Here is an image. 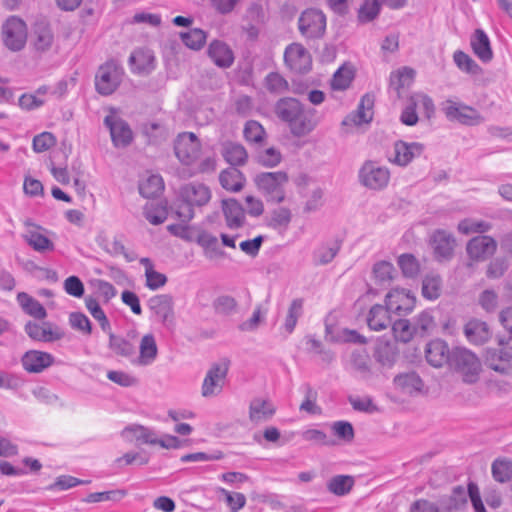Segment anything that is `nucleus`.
<instances>
[{
    "instance_id": "obj_1",
    "label": "nucleus",
    "mask_w": 512,
    "mask_h": 512,
    "mask_svg": "<svg viewBox=\"0 0 512 512\" xmlns=\"http://www.w3.org/2000/svg\"><path fill=\"white\" fill-rule=\"evenodd\" d=\"M212 193L203 183H189L181 188L180 198L182 204L176 210L177 216L184 222L191 221L195 214L193 207H202L209 203Z\"/></svg>"
},
{
    "instance_id": "obj_2",
    "label": "nucleus",
    "mask_w": 512,
    "mask_h": 512,
    "mask_svg": "<svg viewBox=\"0 0 512 512\" xmlns=\"http://www.w3.org/2000/svg\"><path fill=\"white\" fill-rule=\"evenodd\" d=\"M289 178L285 172H262L254 177L258 191L267 202L282 203L286 199V186Z\"/></svg>"
},
{
    "instance_id": "obj_3",
    "label": "nucleus",
    "mask_w": 512,
    "mask_h": 512,
    "mask_svg": "<svg viewBox=\"0 0 512 512\" xmlns=\"http://www.w3.org/2000/svg\"><path fill=\"white\" fill-rule=\"evenodd\" d=\"M450 367L468 384L477 382L481 372L480 360L466 348H455L451 352Z\"/></svg>"
},
{
    "instance_id": "obj_4",
    "label": "nucleus",
    "mask_w": 512,
    "mask_h": 512,
    "mask_svg": "<svg viewBox=\"0 0 512 512\" xmlns=\"http://www.w3.org/2000/svg\"><path fill=\"white\" fill-rule=\"evenodd\" d=\"M485 364L492 370L509 375L512 373V336L498 339V348L486 350Z\"/></svg>"
},
{
    "instance_id": "obj_5",
    "label": "nucleus",
    "mask_w": 512,
    "mask_h": 512,
    "mask_svg": "<svg viewBox=\"0 0 512 512\" xmlns=\"http://www.w3.org/2000/svg\"><path fill=\"white\" fill-rule=\"evenodd\" d=\"M124 72L115 62L109 61L101 65L95 76V87L99 94L111 95L119 87Z\"/></svg>"
},
{
    "instance_id": "obj_6",
    "label": "nucleus",
    "mask_w": 512,
    "mask_h": 512,
    "mask_svg": "<svg viewBox=\"0 0 512 512\" xmlns=\"http://www.w3.org/2000/svg\"><path fill=\"white\" fill-rule=\"evenodd\" d=\"M229 370L227 362L213 363L207 370L202 385L201 395L204 398H213L219 396L226 383Z\"/></svg>"
},
{
    "instance_id": "obj_7",
    "label": "nucleus",
    "mask_w": 512,
    "mask_h": 512,
    "mask_svg": "<svg viewBox=\"0 0 512 512\" xmlns=\"http://www.w3.org/2000/svg\"><path fill=\"white\" fill-rule=\"evenodd\" d=\"M390 171L387 167L374 161H366L359 170L360 183L370 190H383L390 181Z\"/></svg>"
},
{
    "instance_id": "obj_8",
    "label": "nucleus",
    "mask_w": 512,
    "mask_h": 512,
    "mask_svg": "<svg viewBox=\"0 0 512 512\" xmlns=\"http://www.w3.org/2000/svg\"><path fill=\"white\" fill-rule=\"evenodd\" d=\"M442 111L450 121L464 125H478L484 121L482 115L473 107L462 102L446 100L442 103Z\"/></svg>"
},
{
    "instance_id": "obj_9",
    "label": "nucleus",
    "mask_w": 512,
    "mask_h": 512,
    "mask_svg": "<svg viewBox=\"0 0 512 512\" xmlns=\"http://www.w3.org/2000/svg\"><path fill=\"white\" fill-rule=\"evenodd\" d=\"M26 23L18 17L12 16L2 26L4 45L11 51H20L27 41Z\"/></svg>"
},
{
    "instance_id": "obj_10",
    "label": "nucleus",
    "mask_w": 512,
    "mask_h": 512,
    "mask_svg": "<svg viewBox=\"0 0 512 512\" xmlns=\"http://www.w3.org/2000/svg\"><path fill=\"white\" fill-rule=\"evenodd\" d=\"M385 305L391 314L405 316L414 310L416 296L410 290L395 287L386 294Z\"/></svg>"
},
{
    "instance_id": "obj_11",
    "label": "nucleus",
    "mask_w": 512,
    "mask_h": 512,
    "mask_svg": "<svg viewBox=\"0 0 512 512\" xmlns=\"http://www.w3.org/2000/svg\"><path fill=\"white\" fill-rule=\"evenodd\" d=\"M175 155L185 165L193 164L201 154V144L192 132L180 133L174 145Z\"/></svg>"
},
{
    "instance_id": "obj_12",
    "label": "nucleus",
    "mask_w": 512,
    "mask_h": 512,
    "mask_svg": "<svg viewBox=\"0 0 512 512\" xmlns=\"http://www.w3.org/2000/svg\"><path fill=\"white\" fill-rule=\"evenodd\" d=\"M25 332L34 341L44 343L59 341L65 336V332L60 326L48 321L40 323L29 321L25 325Z\"/></svg>"
},
{
    "instance_id": "obj_13",
    "label": "nucleus",
    "mask_w": 512,
    "mask_h": 512,
    "mask_svg": "<svg viewBox=\"0 0 512 512\" xmlns=\"http://www.w3.org/2000/svg\"><path fill=\"white\" fill-rule=\"evenodd\" d=\"M104 124L110 131V136L115 147L122 148L131 143L133 139L132 130L114 110H111L105 117Z\"/></svg>"
},
{
    "instance_id": "obj_14",
    "label": "nucleus",
    "mask_w": 512,
    "mask_h": 512,
    "mask_svg": "<svg viewBox=\"0 0 512 512\" xmlns=\"http://www.w3.org/2000/svg\"><path fill=\"white\" fill-rule=\"evenodd\" d=\"M284 60L287 67L297 73H305L312 66L310 53L299 43H292L285 49Z\"/></svg>"
},
{
    "instance_id": "obj_15",
    "label": "nucleus",
    "mask_w": 512,
    "mask_h": 512,
    "mask_svg": "<svg viewBox=\"0 0 512 512\" xmlns=\"http://www.w3.org/2000/svg\"><path fill=\"white\" fill-rule=\"evenodd\" d=\"M326 27V17L322 11L308 9L304 11L299 19V29L308 38L320 37Z\"/></svg>"
},
{
    "instance_id": "obj_16",
    "label": "nucleus",
    "mask_w": 512,
    "mask_h": 512,
    "mask_svg": "<svg viewBox=\"0 0 512 512\" xmlns=\"http://www.w3.org/2000/svg\"><path fill=\"white\" fill-rule=\"evenodd\" d=\"M423 145L418 142H405L399 140L394 143L389 154V161L395 165L405 167L423 152Z\"/></svg>"
},
{
    "instance_id": "obj_17",
    "label": "nucleus",
    "mask_w": 512,
    "mask_h": 512,
    "mask_svg": "<svg viewBox=\"0 0 512 512\" xmlns=\"http://www.w3.org/2000/svg\"><path fill=\"white\" fill-rule=\"evenodd\" d=\"M158 357V346L156 338L152 333L141 337L138 346V354L134 352L131 364L137 367H146L152 365Z\"/></svg>"
},
{
    "instance_id": "obj_18",
    "label": "nucleus",
    "mask_w": 512,
    "mask_h": 512,
    "mask_svg": "<svg viewBox=\"0 0 512 512\" xmlns=\"http://www.w3.org/2000/svg\"><path fill=\"white\" fill-rule=\"evenodd\" d=\"M131 71L138 75H148L156 68V58L152 50L139 48L129 57Z\"/></svg>"
},
{
    "instance_id": "obj_19",
    "label": "nucleus",
    "mask_w": 512,
    "mask_h": 512,
    "mask_svg": "<svg viewBox=\"0 0 512 512\" xmlns=\"http://www.w3.org/2000/svg\"><path fill=\"white\" fill-rule=\"evenodd\" d=\"M496 241L489 236H477L471 239L466 247L469 257L473 260H485L496 251Z\"/></svg>"
},
{
    "instance_id": "obj_20",
    "label": "nucleus",
    "mask_w": 512,
    "mask_h": 512,
    "mask_svg": "<svg viewBox=\"0 0 512 512\" xmlns=\"http://www.w3.org/2000/svg\"><path fill=\"white\" fill-rule=\"evenodd\" d=\"M434 255L439 260L449 259L455 247V238L445 230H437L430 239Z\"/></svg>"
},
{
    "instance_id": "obj_21",
    "label": "nucleus",
    "mask_w": 512,
    "mask_h": 512,
    "mask_svg": "<svg viewBox=\"0 0 512 512\" xmlns=\"http://www.w3.org/2000/svg\"><path fill=\"white\" fill-rule=\"evenodd\" d=\"M53 363L52 354L39 350L27 351L22 357L23 368L30 373H40Z\"/></svg>"
},
{
    "instance_id": "obj_22",
    "label": "nucleus",
    "mask_w": 512,
    "mask_h": 512,
    "mask_svg": "<svg viewBox=\"0 0 512 512\" xmlns=\"http://www.w3.org/2000/svg\"><path fill=\"white\" fill-rule=\"evenodd\" d=\"M426 359L428 363L434 367H442L444 364L451 362V352L446 342L442 340H432L427 344Z\"/></svg>"
},
{
    "instance_id": "obj_23",
    "label": "nucleus",
    "mask_w": 512,
    "mask_h": 512,
    "mask_svg": "<svg viewBox=\"0 0 512 512\" xmlns=\"http://www.w3.org/2000/svg\"><path fill=\"white\" fill-rule=\"evenodd\" d=\"M222 211L225 217L226 226L229 229H239L245 224V211L237 200H223Z\"/></svg>"
},
{
    "instance_id": "obj_24",
    "label": "nucleus",
    "mask_w": 512,
    "mask_h": 512,
    "mask_svg": "<svg viewBox=\"0 0 512 512\" xmlns=\"http://www.w3.org/2000/svg\"><path fill=\"white\" fill-rule=\"evenodd\" d=\"M121 437L132 444H154L155 431L142 425L132 424L121 431Z\"/></svg>"
},
{
    "instance_id": "obj_25",
    "label": "nucleus",
    "mask_w": 512,
    "mask_h": 512,
    "mask_svg": "<svg viewBox=\"0 0 512 512\" xmlns=\"http://www.w3.org/2000/svg\"><path fill=\"white\" fill-rule=\"evenodd\" d=\"M374 97L366 94L361 98L356 112L350 114L344 121V125H362L369 123L373 118Z\"/></svg>"
},
{
    "instance_id": "obj_26",
    "label": "nucleus",
    "mask_w": 512,
    "mask_h": 512,
    "mask_svg": "<svg viewBox=\"0 0 512 512\" xmlns=\"http://www.w3.org/2000/svg\"><path fill=\"white\" fill-rule=\"evenodd\" d=\"M195 242L202 248L203 255L208 260H216L224 255L217 237L204 229L198 231Z\"/></svg>"
},
{
    "instance_id": "obj_27",
    "label": "nucleus",
    "mask_w": 512,
    "mask_h": 512,
    "mask_svg": "<svg viewBox=\"0 0 512 512\" xmlns=\"http://www.w3.org/2000/svg\"><path fill=\"white\" fill-rule=\"evenodd\" d=\"M274 404L264 398H255L249 406V418L253 423L268 421L275 414Z\"/></svg>"
},
{
    "instance_id": "obj_28",
    "label": "nucleus",
    "mask_w": 512,
    "mask_h": 512,
    "mask_svg": "<svg viewBox=\"0 0 512 512\" xmlns=\"http://www.w3.org/2000/svg\"><path fill=\"white\" fill-rule=\"evenodd\" d=\"M208 55L217 66L222 68H228L234 62V54L231 48L219 40L210 43Z\"/></svg>"
},
{
    "instance_id": "obj_29",
    "label": "nucleus",
    "mask_w": 512,
    "mask_h": 512,
    "mask_svg": "<svg viewBox=\"0 0 512 512\" xmlns=\"http://www.w3.org/2000/svg\"><path fill=\"white\" fill-rule=\"evenodd\" d=\"M464 334L467 340L472 344H484L491 337V331L488 325L480 320L472 319L464 327Z\"/></svg>"
},
{
    "instance_id": "obj_30",
    "label": "nucleus",
    "mask_w": 512,
    "mask_h": 512,
    "mask_svg": "<svg viewBox=\"0 0 512 512\" xmlns=\"http://www.w3.org/2000/svg\"><path fill=\"white\" fill-rule=\"evenodd\" d=\"M149 308L161 322L165 323L173 316V299L167 294L153 296L149 300Z\"/></svg>"
},
{
    "instance_id": "obj_31",
    "label": "nucleus",
    "mask_w": 512,
    "mask_h": 512,
    "mask_svg": "<svg viewBox=\"0 0 512 512\" xmlns=\"http://www.w3.org/2000/svg\"><path fill=\"white\" fill-rule=\"evenodd\" d=\"M355 77V67L351 63H344L340 66L330 82V87L333 92H342L347 90Z\"/></svg>"
},
{
    "instance_id": "obj_32",
    "label": "nucleus",
    "mask_w": 512,
    "mask_h": 512,
    "mask_svg": "<svg viewBox=\"0 0 512 512\" xmlns=\"http://www.w3.org/2000/svg\"><path fill=\"white\" fill-rule=\"evenodd\" d=\"M140 264L144 268L145 285L148 289L155 291L165 286L167 283L166 275L158 272L149 258H141Z\"/></svg>"
},
{
    "instance_id": "obj_33",
    "label": "nucleus",
    "mask_w": 512,
    "mask_h": 512,
    "mask_svg": "<svg viewBox=\"0 0 512 512\" xmlns=\"http://www.w3.org/2000/svg\"><path fill=\"white\" fill-rule=\"evenodd\" d=\"M303 111L302 104L294 98L280 99L275 108L277 116L287 123H290L297 116H300Z\"/></svg>"
},
{
    "instance_id": "obj_34",
    "label": "nucleus",
    "mask_w": 512,
    "mask_h": 512,
    "mask_svg": "<svg viewBox=\"0 0 512 512\" xmlns=\"http://www.w3.org/2000/svg\"><path fill=\"white\" fill-rule=\"evenodd\" d=\"M471 46L473 52L479 59L484 62H488L492 59V50L490 47V41L488 36L483 30H476L471 37Z\"/></svg>"
},
{
    "instance_id": "obj_35",
    "label": "nucleus",
    "mask_w": 512,
    "mask_h": 512,
    "mask_svg": "<svg viewBox=\"0 0 512 512\" xmlns=\"http://www.w3.org/2000/svg\"><path fill=\"white\" fill-rule=\"evenodd\" d=\"M291 221L292 211L288 207L280 206L270 212L267 225L274 230L285 232Z\"/></svg>"
},
{
    "instance_id": "obj_36",
    "label": "nucleus",
    "mask_w": 512,
    "mask_h": 512,
    "mask_svg": "<svg viewBox=\"0 0 512 512\" xmlns=\"http://www.w3.org/2000/svg\"><path fill=\"white\" fill-rule=\"evenodd\" d=\"M394 385L404 394H413L421 391L423 382L415 372L400 374L394 378Z\"/></svg>"
},
{
    "instance_id": "obj_37",
    "label": "nucleus",
    "mask_w": 512,
    "mask_h": 512,
    "mask_svg": "<svg viewBox=\"0 0 512 512\" xmlns=\"http://www.w3.org/2000/svg\"><path fill=\"white\" fill-rule=\"evenodd\" d=\"M17 302L26 314L36 319H44L47 316L43 305L25 292L18 293Z\"/></svg>"
},
{
    "instance_id": "obj_38",
    "label": "nucleus",
    "mask_w": 512,
    "mask_h": 512,
    "mask_svg": "<svg viewBox=\"0 0 512 512\" xmlns=\"http://www.w3.org/2000/svg\"><path fill=\"white\" fill-rule=\"evenodd\" d=\"M303 306L304 303L302 299H294L291 302L287 314L285 316L284 322L280 328L281 332L285 336L290 335L294 331L299 318L303 314Z\"/></svg>"
},
{
    "instance_id": "obj_39",
    "label": "nucleus",
    "mask_w": 512,
    "mask_h": 512,
    "mask_svg": "<svg viewBox=\"0 0 512 512\" xmlns=\"http://www.w3.org/2000/svg\"><path fill=\"white\" fill-rule=\"evenodd\" d=\"M389 313L386 306L376 304L371 307L367 317V323L370 329L375 331L386 329L390 324Z\"/></svg>"
},
{
    "instance_id": "obj_40",
    "label": "nucleus",
    "mask_w": 512,
    "mask_h": 512,
    "mask_svg": "<svg viewBox=\"0 0 512 512\" xmlns=\"http://www.w3.org/2000/svg\"><path fill=\"white\" fill-rule=\"evenodd\" d=\"M219 181L225 190L238 192L243 188L245 178L238 169L228 168L220 173Z\"/></svg>"
},
{
    "instance_id": "obj_41",
    "label": "nucleus",
    "mask_w": 512,
    "mask_h": 512,
    "mask_svg": "<svg viewBox=\"0 0 512 512\" xmlns=\"http://www.w3.org/2000/svg\"><path fill=\"white\" fill-rule=\"evenodd\" d=\"M164 189L163 179L160 175L152 174L141 180L139 192L143 197L152 198L159 195Z\"/></svg>"
},
{
    "instance_id": "obj_42",
    "label": "nucleus",
    "mask_w": 512,
    "mask_h": 512,
    "mask_svg": "<svg viewBox=\"0 0 512 512\" xmlns=\"http://www.w3.org/2000/svg\"><path fill=\"white\" fill-rule=\"evenodd\" d=\"M107 334L109 335V348L116 355L128 358L131 361L134 357V345L122 337L115 336L112 333V329L110 330V333Z\"/></svg>"
},
{
    "instance_id": "obj_43",
    "label": "nucleus",
    "mask_w": 512,
    "mask_h": 512,
    "mask_svg": "<svg viewBox=\"0 0 512 512\" xmlns=\"http://www.w3.org/2000/svg\"><path fill=\"white\" fill-rule=\"evenodd\" d=\"M54 44V35L47 26H38L34 32L33 45L38 52L49 51Z\"/></svg>"
},
{
    "instance_id": "obj_44",
    "label": "nucleus",
    "mask_w": 512,
    "mask_h": 512,
    "mask_svg": "<svg viewBox=\"0 0 512 512\" xmlns=\"http://www.w3.org/2000/svg\"><path fill=\"white\" fill-rule=\"evenodd\" d=\"M455 65L467 74L477 76L482 73V68L465 52L457 50L453 54Z\"/></svg>"
},
{
    "instance_id": "obj_45",
    "label": "nucleus",
    "mask_w": 512,
    "mask_h": 512,
    "mask_svg": "<svg viewBox=\"0 0 512 512\" xmlns=\"http://www.w3.org/2000/svg\"><path fill=\"white\" fill-rule=\"evenodd\" d=\"M415 72L409 67H402L391 73L390 86L400 92L402 88L408 87L414 80Z\"/></svg>"
},
{
    "instance_id": "obj_46",
    "label": "nucleus",
    "mask_w": 512,
    "mask_h": 512,
    "mask_svg": "<svg viewBox=\"0 0 512 512\" xmlns=\"http://www.w3.org/2000/svg\"><path fill=\"white\" fill-rule=\"evenodd\" d=\"M442 289L441 279L437 274H427L422 281V296L428 300H436Z\"/></svg>"
},
{
    "instance_id": "obj_47",
    "label": "nucleus",
    "mask_w": 512,
    "mask_h": 512,
    "mask_svg": "<svg viewBox=\"0 0 512 512\" xmlns=\"http://www.w3.org/2000/svg\"><path fill=\"white\" fill-rule=\"evenodd\" d=\"M222 153L225 160L234 166L244 164L247 159L245 148L237 143L225 144Z\"/></svg>"
},
{
    "instance_id": "obj_48",
    "label": "nucleus",
    "mask_w": 512,
    "mask_h": 512,
    "mask_svg": "<svg viewBox=\"0 0 512 512\" xmlns=\"http://www.w3.org/2000/svg\"><path fill=\"white\" fill-rule=\"evenodd\" d=\"M167 229L172 235L184 241L193 242L196 241L197 233L202 228L196 225H189L188 222H186L168 225Z\"/></svg>"
},
{
    "instance_id": "obj_49",
    "label": "nucleus",
    "mask_w": 512,
    "mask_h": 512,
    "mask_svg": "<svg viewBox=\"0 0 512 512\" xmlns=\"http://www.w3.org/2000/svg\"><path fill=\"white\" fill-rule=\"evenodd\" d=\"M167 215V208L162 203L149 202L144 207V216L153 225L163 223Z\"/></svg>"
},
{
    "instance_id": "obj_50",
    "label": "nucleus",
    "mask_w": 512,
    "mask_h": 512,
    "mask_svg": "<svg viewBox=\"0 0 512 512\" xmlns=\"http://www.w3.org/2000/svg\"><path fill=\"white\" fill-rule=\"evenodd\" d=\"M47 92V87H41L33 94H23L19 98L20 107L31 110L42 106L46 102Z\"/></svg>"
},
{
    "instance_id": "obj_51",
    "label": "nucleus",
    "mask_w": 512,
    "mask_h": 512,
    "mask_svg": "<svg viewBox=\"0 0 512 512\" xmlns=\"http://www.w3.org/2000/svg\"><path fill=\"white\" fill-rule=\"evenodd\" d=\"M25 239L34 250L43 252L53 250V243L38 229L29 230L25 234Z\"/></svg>"
},
{
    "instance_id": "obj_52",
    "label": "nucleus",
    "mask_w": 512,
    "mask_h": 512,
    "mask_svg": "<svg viewBox=\"0 0 512 512\" xmlns=\"http://www.w3.org/2000/svg\"><path fill=\"white\" fill-rule=\"evenodd\" d=\"M289 124L290 131L295 136H305L309 134L315 127L313 121L305 114L301 112L300 116H297Z\"/></svg>"
},
{
    "instance_id": "obj_53",
    "label": "nucleus",
    "mask_w": 512,
    "mask_h": 512,
    "mask_svg": "<svg viewBox=\"0 0 512 512\" xmlns=\"http://www.w3.org/2000/svg\"><path fill=\"white\" fill-rule=\"evenodd\" d=\"M85 304H86L87 310L92 315V317L96 321L99 322L101 329L105 333H110V330H111L110 322H109L108 318L106 317L105 312L103 311V309L100 307L99 303L97 302V300H95L93 298H87L85 300Z\"/></svg>"
},
{
    "instance_id": "obj_54",
    "label": "nucleus",
    "mask_w": 512,
    "mask_h": 512,
    "mask_svg": "<svg viewBox=\"0 0 512 512\" xmlns=\"http://www.w3.org/2000/svg\"><path fill=\"white\" fill-rule=\"evenodd\" d=\"M340 249L338 242L326 243L319 246L314 252V261L318 264H327L331 262Z\"/></svg>"
},
{
    "instance_id": "obj_55",
    "label": "nucleus",
    "mask_w": 512,
    "mask_h": 512,
    "mask_svg": "<svg viewBox=\"0 0 512 512\" xmlns=\"http://www.w3.org/2000/svg\"><path fill=\"white\" fill-rule=\"evenodd\" d=\"M392 332L397 341L407 343L413 338L416 331L407 319H399L393 323Z\"/></svg>"
},
{
    "instance_id": "obj_56",
    "label": "nucleus",
    "mask_w": 512,
    "mask_h": 512,
    "mask_svg": "<svg viewBox=\"0 0 512 512\" xmlns=\"http://www.w3.org/2000/svg\"><path fill=\"white\" fill-rule=\"evenodd\" d=\"M493 478L500 483L507 482L512 477V461L496 459L492 464Z\"/></svg>"
},
{
    "instance_id": "obj_57",
    "label": "nucleus",
    "mask_w": 512,
    "mask_h": 512,
    "mask_svg": "<svg viewBox=\"0 0 512 512\" xmlns=\"http://www.w3.org/2000/svg\"><path fill=\"white\" fill-rule=\"evenodd\" d=\"M380 0H365L358 10V20L367 23L374 20L380 12Z\"/></svg>"
},
{
    "instance_id": "obj_58",
    "label": "nucleus",
    "mask_w": 512,
    "mask_h": 512,
    "mask_svg": "<svg viewBox=\"0 0 512 512\" xmlns=\"http://www.w3.org/2000/svg\"><path fill=\"white\" fill-rule=\"evenodd\" d=\"M490 229L489 223L474 218H467L459 222L458 231L469 235L473 233H484Z\"/></svg>"
},
{
    "instance_id": "obj_59",
    "label": "nucleus",
    "mask_w": 512,
    "mask_h": 512,
    "mask_svg": "<svg viewBox=\"0 0 512 512\" xmlns=\"http://www.w3.org/2000/svg\"><path fill=\"white\" fill-rule=\"evenodd\" d=\"M397 263L403 275L407 278L416 277L420 271V265L417 259L411 254L400 255Z\"/></svg>"
},
{
    "instance_id": "obj_60",
    "label": "nucleus",
    "mask_w": 512,
    "mask_h": 512,
    "mask_svg": "<svg viewBox=\"0 0 512 512\" xmlns=\"http://www.w3.org/2000/svg\"><path fill=\"white\" fill-rule=\"evenodd\" d=\"M353 484L354 481L352 477L339 475L328 482V489L331 493L342 496L351 490Z\"/></svg>"
},
{
    "instance_id": "obj_61",
    "label": "nucleus",
    "mask_w": 512,
    "mask_h": 512,
    "mask_svg": "<svg viewBox=\"0 0 512 512\" xmlns=\"http://www.w3.org/2000/svg\"><path fill=\"white\" fill-rule=\"evenodd\" d=\"M373 274L377 282L386 284L394 279L395 269L390 262L381 261L374 265Z\"/></svg>"
},
{
    "instance_id": "obj_62",
    "label": "nucleus",
    "mask_w": 512,
    "mask_h": 512,
    "mask_svg": "<svg viewBox=\"0 0 512 512\" xmlns=\"http://www.w3.org/2000/svg\"><path fill=\"white\" fill-rule=\"evenodd\" d=\"M183 43L194 50H199L206 42V34L201 29H191L186 33H181Z\"/></svg>"
},
{
    "instance_id": "obj_63",
    "label": "nucleus",
    "mask_w": 512,
    "mask_h": 512,
    "mask_svg": "<svg viewBox=\"0 0 512 512\" xmlns=\"http://www.w3.org/2000/svg\"><path fill=\"white\" fill-rule=\"evenodd\" d=\"M410 101L415 108L423 112L427 118H431L434 115L435 105L428 95L415 93L411 96Z\"/></svg>"
},
{
    "instance_id": "obj_64",
    "label": "nucleus",
    "mask_w": 512,
    "mask_h": 512,
    "mask_svg": "<svg viewBox=\"0 0 512 512\" xmlns=\"http://www.w3.org/2000/svg\"><path fill=\"white\" fill-rule=\"evenodd\" d=\"M266 88L274 94H282L288 90V82L276 72L269 73L265 78Z\"/></svg>"
}]
</instances>
